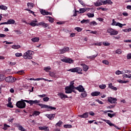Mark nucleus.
Returning <instances> with one entry per match:
<instances>
[{"instance_id": "1", "label": "nucleus", "mask_w": 131, "mask_h": 131, "mask_svg": "<svg viewBox=\"0 0 131 131\" xmlns=\"http://www.w3.org/2000/svg\"><path fill=\"white\" fill-rule=\"evenodd\" d=\"M26 101V103H28V104H29L30 105H31V106H32V105H33L34 104H35L36 105H38V106H40L41 107V109H42L43 108H46V109H51V110H56V107H55L51 106L48 105L47 104H42L41 103H40V100H27V101Z\"/></svg>"}, {"instance_id": "2", "label": "nucleus", "mask_w": 131, "mask_h": 131, "mask_svg": "<svg viewBox=\"0 0 131 131\" xmlns=\"http://www.w3.org/2000/svg\"><path fill=\"white\" fill-rule=\"evenodd\" d=\"M26 101H27V100L21 99V100L17 101L16 103V107L19 108V109H24L26 107Z\"/></svg>"}, {"instance_id": "3", "label": "nucleus", "mask_w": 131, "mask_h": 131, "mask_svg": "<svg viewBox=\"0 0 131 131\" xmlns=\"http://www.w3.org/2000/svg\"><path fill=\"white\" fill-rule=\"evenodd\" d=\"M67 71H70L71 72H73V73H78V74H82V72H81V71H82V69L80 67L71 69L69 70H67Z\"/></svg>"}, {"instance_id": "4", "label": "nucleus", "mask_w": 131, "mask_h": 131, "mask_svg": "<svg viewBox=\"0 0 131 131\" xmlns=\"http://www.w3.org/2000/svg\"><path fill=\"white\" fill-rule=\"evenodd\" d=\"M32 51L28 50L26 52H25L24 54V59H32Z\"/></svg>"}, {"instance_id": "5", "label": "nucleus", "mask_w": 131, "mask_h": 131, "mask_svg": "<svg viewBox=\"0 0 131 131\" xmlns=\"http://www.w3.org/2000/svg\"><path fill=\"white\" fill-rule=\"evenodd\" d=\"M107 33H110V35H117L118 34V31L111 28L107 30Z\"/></svg>"}, {"instance_id": "6", "label": "nucleus", "mask_w": 131, "mask_h": 131, "mask_svg": "<svg viewBox=\"0 0 131 131\" xmlns=\"http://www.w3.org/2000/svg\"><path fill=\"white\" fill-rule=\"evenodd\" d=\"M107 101L109 102V103H111V104H114V105L117 104V99L115 98H113L111 97H108Z\"/></svg>"}, {"instance_id": "7", "label": "nucleus", "mask_w": 131, "mask_h": 131, "mask_svg": "<svg viewBox=\"0 0 131 131\" xmlns=\"http://www.w3.org/2000/svg\"><path fill=\"white\" fill-rule=\"evenodd\" d=\"M103 121L106 122L107 124H109L110 126H114V127H115V128H117V129H119L118 127H117V126L115 125V124L112 123L110 120H103Z\"/></svg>"}, {"instance_id": "8", "label": "nucleus", "mask_w": 131, "mask_h": 131, "mask_svg": "<svg viewBox=\"0 0 131 131\" xmlns=\"http://www.w3.org/2000/svg\"><path fill=\"white\" fill-rule=\"evenodd\" d=\"M75 90L78 91L79 93H83V92H84V88H83V86L82 85H79L77 87H76Z\"/></svg>"}, {"instance_id": "9", "label": "nucleus", "mask_w": 131, "mask_h": 131, "mask_svg": "<svg viewBox=\"0 0 131 131\" xmlns=\"http://www.w3.org/2000/svg\"><path fill=\"white\" fill-rule=\"evenodd\" d=\"M68 51H69V48L64 47L63 49L58 50V54H64L66 52H68Z\"/></svg>"}, {"instance_id": "10", "label": "nucleus", "mask_w": 131, "mask_h": 131, "mask_svg": "<svg viewBox=\"0 0 131 131\" xmlns=\"http://www.w3.org/2000/svg\"><path fill=\"white\" fill-rule=\"evenodd\" d=\"M61 60L62 62H64L65 63H69L70 64H71V63H73L74 62V60L71 58H63L61 59Z\"/></svg>"}, {"instance_id": "11", "label": "nucleus", "mask_w": 131, "mask_h": 131, "mask_svg": "<svg viewBox=\"0 0 131 131\" xmlns=\"http://www.w3.org/2000/svg\"><path fill=\"white\" fill-rule=\"evenodd\" d=\"M57 95L59 96V97H60V99H61L62 100H65V99H68V96L64 94L63 93H59L57 94Z\"/></svg>"}, {"instance_id": "12", "label": "nucleus", "mask_w": 131, "mask_h": 131, "mask_svg": "<svg viewBox=\"0 0 131 131\" xmlns=\"http://www.w3.org/2000/svg\"><path fill=\"white\" fill-rule=\"evenodd\" d=\"M47 117L50 119V120H53L54 118H55V116H56L55 114H50L46 115Z\"/></svg>"}, {"instance_id": "13", "label": "nucleus", "mask_w": 131, "mask_h": 131, "mask_svg": "<svg viewBox=\"0 0 131 131\" xmlns=\"http://www.w3.org/2000/svg\"><path fill=\"white\" fill-rule=\"evenodd\" d=\"M38 128L39 130L50 131V129H49V127H47V126H39Z\"/></svg>"}, {"instance_id": "14", "label": "nucleus", "mask_w": 131, "mask_h": 131, "mask_svg": "<svg viewBox=\"0 0 131 131\" xmlns=\"http://www.w3.org/2000/svg\"><path fill=\"white\" fill-rule=\"evenodd\" d=\"M101 3L103 4V5H112L113 3L111 1V0H106V1H101Z\"/></svg>"}, {"instance_id": "15", "label": "nucleus", "mask_w": 131, "mask_h": 131, "mask_svg": "<svg viewBox=\"0 0 131 131\" xmlns=\"http://www.w3.org/2000/svg\"><path fill=\"white\" fill-rule=\"evenodd\" d=\"M5 80L6 82H14V80H13V77L9 76L5 78Z\"/></svg>"}, {"instance_id": "16", "label": "nucleus", "mask_w": 131, "mask_h": 131, "mask_svg": "<svg viewBox=\"0 0 131 131\" xmlns=\"http://www.w3.org/2000/svg\"><path fill=\"white\" fill-rule=\"evenodd\" d=\"M78 117H80L81 118H88L89 117V113L86 112L82 115H78Z\"/></svg>"}, {"instance_id": "17", "label": "nucleus", "mask_w": 131, "mask_h": 131, "mask_svg": "<svg viewBox=\"0 0 131 131\" xmlns=\"http://www.w3.org/2000/svg\"><path fill=\"white\" fill-rule=\"evenodd\" d=\"M81 66H82V67H83V71H85V72H86V71H88V70H89V66H88L86 64H85L84 63H82V64H81Z\"/></svg>"}, {"instance_id": "18", "label": "nucleus", "mask_w": 131, "mask_h": 131, "mask_svg": "<svg viewBox=\"0 0 131 131\" xmlns=\"http://www.w3.org/2000/svg\"><path fill=\"white\" fill-rule=\"evenodd\" d=\"M98 53H96V54H95L92 56H87V59H90V60H94L95 58H97L98 56Z\"/></svg>"}, {"instance_id": "19", "label": "nucleus", "mask_w": 131, "mask_h": 131, "mask_svg": "<svg viewBox=\"0 0 131 131\" xmlns=\"http://www.w3.org/2000/svg\"><path fill=\"white\" fill-rule=\"evenodd\" d=\"M108 88L109 89H111L112 90H113V91H117V88L114 87L112 83L108 84Z\"/></svg>"}, {"instance_id": "20", "label": "nucleus", "mask_w": 131, "mask_h": 131, "mask_svg": "<svg viewBox=\"0 0 131 131\" xmlns=\"http://www.w3.org/2000/svg\"><path fill=\"white\" fill-rule=\"evenodd\" d=\"M100 94L101 93L100 92H94L91 93V95L92 97H98Z\"/></svg>"}, {"instance_id": "21", "label": "nucleus", "mask_w": 131, "mask_h": 131, "mask_svg": "<svg viewBox=\"0 0 131 131\" xmlns=\"http://www.w3.org/2000/svg\"><path fill=\"white\" fill-rule=\"evenodd\" d=\"M31 40L33 41V42H38V41H39V38L34 37L31 39Z\"/></svg>"}, {"instance_id": "22", "label": "nucleus", "mask_w": 131, "mask_h": 131, "mask_svg": "<svg viewBox=\"0 0 131 131\" xmlns=\"http://www.w3.org/2000/svg\"><path fill=\"white\" fill-rule=\"evenodd\" d=\"M39 25H40V26H42V27L44 28L48 27V26H49V24L45 23H39Z\"/></svg>"}, {"instance_id": "23", "label": "nucleus", "mask_w": 131, "mask_h": 131, "mask_svg": "<svg viewBox=\"0 0 131 131\" xmlns=\"http://www.w3.org/2000/svg\"><path fill=\"white\" fill-rule=\"evenodd\" d=\"M102 2L100 1V2L98 1L96 3H94V5L96 7H100V6H102Z\"/></svg>"}, {"instance_id": "24", "label": "nucleus", "mask_w": 131, "mask_h": 131, "mask_svg": "<svg viewBox=\"0 0 131 131\" xmlns=\"http://www.w3.org/2000/svg\"><path fill=\"white\" fill-rule=\"evenodd\" d=\"M7 22L8 24H15L16 23V21L14 19H10L8 20H7Z\"/></svg>"}, {"instance_id": "25", "label": "nucleus", "mask_w": 131, "mask_h": 131, "mask_svg": "<svg viewBox=\"0 0 131 131\" xmlns=\"http://www.w3.org/2000/svg\"><path fill=\"white\" fill-rule=\"evenodd\" d=\"M87 96L88 94H86V92H85L84 90L83 93L81 94V97H82V98H85V97H87Z\"/></svg>"}, {"instance_id": "26", "label": "nucleus", "mask_w": 131, "mask_h": 131, "mask_svg": "<svg viewBox=\"0 0 131 131\" xmlns=\"http://www.w3.org/2000/svg\"><path fill=\"white\" fill-rule=\"evenodd\" d=\"M20 48H21L20 45H13L12 46V48L14 49V50H18V49H20Z\"/></svg>"}, {"instance_id": "27", "label": "nucleus", "mask_w": 131, "mask_h": 131, "mask_svg": "<svg viewBox=\"0 0 131 131\" xmlns=\"http://www.w3.org/2000/svg\"><path fill=\"white\" fill-rule=\"evenodd\" d=\"M76 87L74 86H72L70 85L69 86H67V89H68V90H70L71 91H73V90H75V88Z\"/></svg>"}, {"instance_id": "28", "label": "nucleus", "mask_w": 131, "mask_h": 131, "mask_svg": "<svg viewBox=\"0 0 131 131\" xmlns=\"http://www.w3.org/2000/svg\"><path fill=\"white\" fill-rule=\"evenodd\" d=\"M39 114H40V112L35 111H34L32 116H34V115H35L36 116H37V115H39Z\"/></svg>"}, {"instance_id": "29", "label": "nucleus", "mask_w": 131, "mask_h": 131, "mask_svg": "<svg viewBox=\"0 0 131 131\" xmlns=\"http://www.w3.org/2000/svg\"><path fill=\"white\" fill-rule=\"evenodd\" d=\"M0 10H4V11H7V10H8V7L4 5H0Z\"/></svg>"}, {"instance_id": "30", "label": "nucleus", "mask_w": 131, "mask_h": 131, "mask_svg": "<svg viewBox=\"0 0 131 131\" xmlns=\"http://www.w3.org/2000/svg\"><path fill=\"white\" fill-rule=\"evenodd\" d=\"M29 25L32 26L33 27H34L35 26H38L39 24H35V23H33V21H32L29 24Z\"/></svg>"}, {"instance_id": "31", "label": "nucleus", "mask_w": 131, "mask_h": 131, "mask_svg": "<svg viewBox=\"0 0 131 131\" xmlns=\"http://www.w3.org/2000/svg\"><path fill=\"white\" fill-rule=\"evenodd\" d=\"M86 15L89 17V18H93V17H95V14L91 13H87Z\"/></svg>"}, {"instance_id": "32", "label": "nucleus", "mask_w": 131, "mask_h": 131, "mask_svg": "<svg viewBox=\"0 0 131 131\" xmlns=\"http://www.w3.org/2000/svg\"><path fill=\"white\" fill-rule=\"evenodd\" d=\"M90 25L91 26H95L96 25H98V23H97V22L95 21H93L90 23Z\"/></svg>"}, {"instance_id": "33", "label": "nucleus", "mask_w": 131, "mask_h": 131, "mask_svg": "<svg viewBox=\"0 0 131 131\" xmlns=\"http://www.w3.org/2000/svg\"><path fill=\"white\" fill-rule=\"evenodd\" d=\"M81 24L83 23H90V19H83L81 21Z\"/></svg>"}, {"instance_id": "34", "label": "nucleus", "mask_w": 131, "mask_h": 131, "mask_svg": "<svg viewBox=\"0 0 131 131\" xmlns=\"http://www.w3.org/2000/svg\"><path fill=\"white\" fill-rule=\"evenodd\" d=\"M80 14H83L84 12H86V9L85 8H80L79 9Z\"/></svg>"}, {"instance_id": "35", "label": "nucleus", "mask_w": 131, "mask_h": 131, "mask_svg": "<svg viewBox=\"0 0 131 131\" xmlns=\"http://www.w3.org/2000/svg\"><path fill=\"white\" fill-rule=\"evenodd\" d=\"M66 90V94H71L72 93V90H70L67 89V87H66L65 88Z\"/></svg>"}, {"instance_id": "36", "label": "nucleus", "mask_w": 131, "mask_h": 131, "mask_svg": "<svg viewBox=\"0 0 131 131\" xmlns=\"http://www.w3.org/2000/svg\"><path fill=\"white\" fill-rule=\"evenodd\" d=\"M17 126L18 127L19 130L26 131V129H24V127H23V126H22L21 125H18Z\"/></svg>"}, {"instance_id": "37", "label": "nucleus", "mask_w": 131, "mask_h": 131, "mask_svg": "<svg viewBox=\"0 0 131 131\" xmlns=\"http://www.w3.org/2000/svg\"><path fill=\"white\" fill-rule=\"evenodd\" d=\"M75 30H76L78 32H81L82 31V28H81L80 27H76L75 28Z\"/></svg>"}, {"instance_id": "38", "label": "nucleus", "mask_w": 131, "mask_h": 131, "mask_svg": "<svg viewBox=\"0 0 131 131\" xmlns=\"http://www.w3.org/2000/svg\"><path fill=\"white\" fill-rule=\"evenodd\" d=\"M50 76H51V77H56V74L53 72H50L49 73Z\"/></svg>"}, {"instance_id": "39", "label": "nucleus", "mask_w": 131, "mask_h": 131, "mask_svg": "<svg viewBox=\"0 0 131 131\" xmlns=\"http://www.w3.org/2000/svg\"><path fill=\"white\" fill-rule=\"evenodd\" d=\"M99 88H100L101 90H104L106 89V84H101L99 85Z\"/></svg>"}, {"instance_id": "40", "label": "nucleus", "mask_w": 131, "mask_h": 131, "mask_svg": "<svg viewBox=\"0 0 131 131\" xmlns=\"http://www.w3.org/2000/svg\"><path fill=\"white\" fill-rule=\"evenodd\" d=\"M116 54H118V55H120L122 53V51L121 49H117L116 52Z\"/></svg>"}, {"instance_id": "41", "label": "nucleus", "mask_w": 131, "mask_h": 131, "mask_svg": "<svg viewBox=\"0 0 131 131\" xmlns=\"http://www.w3.org/2000/svg\"><path fill=\"white\" fill-rule=\"evenodd\" d=\"M5 75L3 74H0V81H3V80H5Z\"/></svg>"}, {"instance_id": "42", "label": "nucleus", "mask_w": 131, "mask_h": 131, "mask_svg": "<svg viewBox=\"0 0 131 131\" xmlns=\"http://www.w3.org/2000/svg\"><path fill=\"white\" fill-rule=\"evenodd\" d=\"M8 63L9 66H14V65H16V64H17V62H16L8 61Z\"/></svg>"}, {"instance_id": "43", "label": "nucleus", "mask_w": 131, "mask_h": 131, "mask_svg": "<svg viewBox=\"0 0 131 131\" xmlns=\"http://www.w3.org/2000/svg\"><path fill=\"white\" fill-rule=\"evenodd\" d=\"M27 6L29 8V7H30V8H33V7L34 6V4H33V3H28Z\"/></svg>"}, {"instance_id": "44", "label": "nucleus", "mask_w": 131, "mask_h": 131, "mask_svg": "<svg viewBox=\"0 0 131 131\" xmlns=\"http://www.w3.org/2000/svg\"><path fill=\"white\" fill-rule=\"evenodd\" d=\"M47 18H49L48 20L49 21V22H50V23H53L54 22V19L52 17L47 16Z\"/></svg>"}, {"instance_id": "45", "label": "nucleus", "mask_w": 131, "mask_h": 131, "mask_svg": "<svg viewBox=\"0 0 131 131\" xmlns=\"http://www.w3.org/2000/svg\"><path fill=\"white\" fill-rule=\"evenodd\" d=\"M63 127L65 128H71V127H72V125H70V124H67V125H64Z\"/></svg>"}, {"instance_id": "46", "label": "nucleus", "mask_w": 131, "mask_h": 131, "mask_svg": "<svg viewBox=\"0 0 131 131\" xmlns=\"http://www.w3.org/2000/svg\"><path fill=\"white\" fill-rule=\"evenodd\" d=\"M45 71H46V72H49V70H51V67H45L44 68Z\"/></svg>"}, {"instance_id": "47", "label": "nucleus", "mask_w": 131, "mask_h": 131, "mask_svg": "<svg viewBox=\"0 0 131 131\" xmlns=\"http://www.w3.org/2000/svg\"><path fill=\"white\" fill-rule=\"evenodd\" d=\"M8 127H10V126L7 124H5L3 129H4V130H7V129H8Z\"/></svg>"}, {"instance_id": "48", "label": "nucleus", "mask_w": 131, "mask_h": 131, "mask_svg": "<svg viewBox=\"0 0 131 131\" xmlns=\"http://www.w3.org/2000/svg\"><path fill=\"white\" fill-rule=\"evenodd\" d=\"M17 74H19L20 75H22L23 74H24V73H25L24 72V70H21V71H19L17 72Z\"/></svg>"}, {"instance_id": "49", "label": "nucleus", "mask_w": 131, "mask_h": 131, "mask_svg": "<svg viewBox=\"0 0 131 131\" xmlns=\"http://www.w3.org/2000/svg\"><path fill=\"white\" fill-rule=\"evenodd\" d=\"M103 46H105V47H109V46H110V43L106 41H104L103 42Z\"/></svg>"}, {"instance_id": "50", "label": "nucleus", "mask_w": 131, "mask_h": 131, "mask_svg": "<svg viewBox=\"0 0 131 131\" xmlns=\"http://www.w3.org/2000/svg\"><path fill=\"white\" fill-rule=\"evenodd\" d=\"M7 106L9 107V108H13L14 107L13 104H12V102H8Z\"/></svg>"}, {"instance_id": "51", "label": "nucleus", "mask_w": 131, "mask_h": 131, "mask_svg": "<svg viewBox=\"0 0 131 131\" xmlns=\"http://www.w3.org/2000/svg\"><path fill=\"white\" fill-rule=\"evenodd\" d=\"M14 31H15V32H16L17 34H22V33H23V32H22V31H21L20 30H15Z\"/></svg>"}, {"instance_id": "52", "label": "nucleus", "mask_w": 131, "mask_h": 131, "mask_svg": "<svg viewBox=\"0 0 131 131\" xmlns=\"http://www.w3.org/2000/svg\"><path fill=\"white\" fill-rule=\"evenodd\" d=\"M15 57L18 58L19 57H22V53H15Z\"/></svg>"}, {"instance_id": "53", "label": "nucleus", "mask_w": 131, "mask_h": 131, "mask_svg": "<svg viewBox=\"0 0 131 131\" xmlns=\"http://www.w3.org/2000/svg\"><path fill=\"white\" fill-rule=\"evenodd\" d=\"M115 107V104H113L111 105H108L107 106V109H112V108H114Z\"/></svg>"}, {"instance_id": "54", "label": "nucleus", "mask_w": 131, "mask_h": 131, "mask_svg": "<svg viewBox=\"0 0 131 131\" xmlns=\"http://www.w3.org/2000/svg\"><path fill=\"white\" fill-rule=\"evenodd\" d=\"M97 103H99V104H100L101 105H103L104 104V102H102V101L100 100L99 99H96L95 100Z\"/></svg>"}, {"instance_id": "55", "label": "nucleus", "mask_w": 131, "mask_h": 131, "mask_svg": "<svg viewBox=\"0 0 131 131\" xmlns=\"http://www.w3.org/2000/svg\"><path fill=\"white\" fill-rule=\"evenodd\" d=\"M50 100V98L47 97L43 98V101L44 102H48V101Z\"/></svg>"}, {"instance_id": "56", "label": "nucleus", "mask_w": 131, "mask_h": 131, "mask_svg": "<svg viewBox=\"0 0 131 131\" xmlns=\"http://www.w3.org/2000/svg\"><path fill=\"white\" fill-rule=\"evenodd\" d=\"M102 63L105 65H109V61L106 60H103Z\"/></svg>"}, {"instance_id": "57", "label": "nucleus", "mask_w": 131, "mask_h": 131, "mask_svg": "<svg viewBox=\"0 0 131 131\" xmlns=\"http://www.w3.org/2000/svg\"><path fill=\"white\" fill-rule=\"evenodd\" d=\"M40 12L42 15H46V11L43 9L40 10Z\"/></svg>"}, {"instance_id": "58", "label": "nucleus", "mask_w": 131, "mask_h": 131, "mask_svg": "<svg viewBox=\"0 0 131 131\" xmlns=\"http://www.w3.org/2000/svg\"><path fill=\"white\" fill-rule=\"evenodd\" d=\"M116 26H119L120 28H122V24L120 23H117Z\"/></svg>"}, {"instance_id": "59", "label": "nucleus", "mask_w": 131, "mask_h": 131, "mask_svg": "<svg viewBox=\"0 0 131 131\" xmlns=\"http://www.w3.org/2000/svg\"><path fill=\"white\" fill-rule=\"evenodd\" d=\"M116 24H117V23L115 21V19H113L112 25H113V26H116Z\"/></svg>"}, {"instance_id": "60", "label": "nucleus", "mask_w": 131, "mask_h": 131, "mask_svg": "<svg viewBox=\"0 0 131 131\" xmlns=\"http://www.w3.org/2000/svg\"><path fill=\"white\" fill-rule=\"evenodd\" d=\"M63 123V122L61 121H59L57 123H56V125H58V126H61V125H62V124Z\"/></svg>"}, {"instance_id": "61", "label": "nucleus", "mask_w": 131, "mask_h": 131, "mask_svg": "<svg viewBox=\"0 0 131 131\" xmlns=\"http://www.w3.org/2000/svg\"><path fill=\"white\" fill-rule=\"evenodd\" d=\"M94 46H98L100 47V46H102V42L95 43Z\"/></svg>"}, {"instance_id": "62", "label": "nucleus", "mask_w": 131, "mask_h": 131, "mask_svg": "<svg viewBox=\"0 0 131 131\" xmlns=\"http://www.w3.org/2000/svg\"><path fill=\"white\" fill-rule=\"evenodd\" d=\"M115 73L117 75H119L121 73V71L117 70V71H116Z\"/></svg>"}, {"instance_id": "63", "label": "nucleus", "mask_w": 131, "mask_h": 131, "mask_svg": "<svg viewBox=\"0 0 131 131\" xmlns=\"http://www.w3.org/2000/svg\"><path fill=\"white\" fill-rule=\"evenodd\" d=\"M89 114L90 115H91V116H95V113H94V112H89Z\"/></svg>"}, {"instance_id": "64", "label": "nucleus", "mask_w": 131, "mask_h": 131, "mask_svg": "<svg viewBox=\"0 0 131 131\" xmlns=\"http://www.w3.org/2000/svg\"><path fill=\"white\" fill-rule=\"evenodd\" d=\"M127 59L128 60L131 59V53H129L127 55Z\"/></svg>"}]
</instances>
